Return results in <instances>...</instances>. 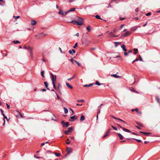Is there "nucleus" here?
Returning a JSON list of instances; mask_svg holds the SVG:
<instances>
[{
    "label": "nucleus",
    "instance_id": "4468645a",
    "mask_svg": "<svg viewBox=\"0 0 160 160\" xmlns=\"http://www.w3.org/2000/svg\"><path fill=\"white\" fill-rule=\"evenodd\" d=\"M140 133H143L145 135H146L147 136H149L150 135V132H140Z\"/></svg>",
    "mask_w": 160,
    "mask_h": 160
},
{
    "label": "nucleus",
    "instance_id": "4c0bfd02",
    "mask_svg": "<svg viewBox=\"0 0 160 160\" xmlns=\"http://www.w3.org/2000/svg\"><path fill=\"white\" fill-rule=\"evenodd\" d=\"M95 18L97 19H102V18L100 17L98 15H96L95 16Z\"/></svg>",
    "mask_w": 160,
    "mask_h": 160
},
{
    "label": "nucleus",
    "instance_id": "f03ea898",
    "mask_svg": "<svg viewBox=\"0 0 160 160\" xmlns=\"http://www.w3.org/2000/svg\"><path fill=\"white\" fill-rule=\"evenodd\" d=\"M73 129L72 127H70L68 128V130L64 131V134L66 135H68L69 133Z\"/></svg>",
    "mask_w": 160,
    "mask_h": 160
},
{
    "label": "nucleus",
    "instance_id": "0eeeda50",
    "mask_svg": "<svg viewBox=\"0 0 160 160\" xmlns=\"http://www.w3.org/2000/svg\"><path fill=\"white\" fill-rule=\"evenodd\" d=\"M112 118L116 119V120H119L121 121H122V122L124 123H125V124H126V122L124 121L123 120H122L120 118H117L116 117H115V116H112Z\"/></svg>",
    "mask_w": 160,
    "mask_h": 160
},
{
    "label": "nucleus",
    "instance_id": "79ce46f5",
    "mask_svg": "<svg viewBox=\"0 0 160 160\" xmlns=\"http://www.w3.org/2000/svg\"><path fill=\"white\" fill-rule=\"evenodd\" d=\"M55 154L57 157H58L60 156L61 154L60 153H56Z\"/></svg>",
    "mask_w": 160,
    "mask_h": 160
},
{
    "label": "nucleus",
    "instance_id": "473e14b6",
    "mask_svg": "<svg viewBox=\"0 0 160 160\" xmlns=\"http://www.w3.org/2000/svg\"><path fill=\"white\" fill-rule=\"evenodd\" d=\"M57 96L58 99L60 100L61 102H62V100L60 98L59 96L57 94Z\"/></svg>",
    "mask_w": 160,
    "mask_h": 160
},
{
    "label": "nucleus",
    "instance_id": "b1692460",
    "mask_svg": "<svg viewBox=\"0 0 160 160\" xmlns=\"http://www.w3.org/2000/svg\"><path fill=\"white\" fill-rule=\"evenodd\" d=\"M133 50L135 51V52L133 53V54L134 55H136L137 53L138 49L137 48H134L133 49Z\"/></svg>",
    "mask_w": 160,
    "mask_h": 160
},
{
    "label": "nucleus",
    "instance_id": "864d4df0",
    "mask_svg": "<svg viewBox=\"0 0 160 160\" xmlns=\"http://www.w3.org/2000/svg\"><path fill=\"white\" fill-rule=\"evenodd\" d=\"M70 61L72 62V64H73L74 63V62H73V59L72 58H71L70 59Z\"/></svg>",
    "mask_w": 160,
    "mask_h": 160
},
{
    "label": "nucleus",
    "instance_id": "6e6d98bb",
    "mask_svg": "<svg viewBox=\"0 0 160 160\" xmlns=\"http://www.w3.org/2000/svg\"><path fill=\"white\" fill-rule=\"evenodd\" d=\"M146 15L147 16H149L150 15V12H149L147 13L146 14Z\"/></svg>",
    "mask_w": 160,
    "mask_h": 160
},
{
    "label": "nucleus",
    "instance_id": "dca6fc26",
    "mask_svg": "<svg viewBox=\"0 0 160 160\" xmlns=\"http://www.w3.org/2000/svg\"><path fill=\"white\" fill-rule=\"evenodd\" d=\"M66 85L70 89H72L73 87L72 86H71L68 83L66 82Z\"/></svg>",
    "mask_w": 160,
    "mask_h": 160
},
{
    "label": "nucleus",
    "instance_id": "2f4dec72",
    "mask_svg": "<svg viewBox=\"0 0 160 160\" xmlns=\"http://www.w3.org/2000/svg\"><path fill=\"white\" fill-rule=\"evenodd\" d=\"M13 42L14 44H17L18 43H20V42L18 40L14 41H13Z\"/></svg>",
    "mask_w": 160,
    "mask_h": 160
},
{
    "label": "nucleus",
    "instance_id": "2eb2a0df",
    "mask_svg": "<svg viewBox=\"0 0 160 160\" xmlns=\"http://www.w3.org/2000/svg\"><path fill=\"white\" fill-rule=\"evenodd\" d=\"M58 13L60 15L64 16V13L61 9H60L59 10V11L58 12Z\"/></svg>",
    "mask_w": 160,
    "mask_h": 160
},
{
    "label": "nucleus",
    "instance_id": "49530a36",
    "mask_svg": "<svg viewBox=\"0 0 160 160\" xmlns=\"http://www.w3.org/2000/svg\"><path fill=\"white\" fill-rule=\"evenodd\" d=\"M78 46V43H75V44L73 46V48H76Z\"/></svg>",
    "mask_w": 160,
    "mask_h": 160
},
{
    "label": "nucleus",
    "instance_id": "ddd939ff",
    "mask_svg": "<svg viewBox=\"0 0 160 160\" xmlns=\"http://www.w3.org/2000/svg\"><path fill=\"white\" fill-rule=\"evenodd\" d=\"M27 49L29 50L30 52L31 55V56H32V48L31 47L29 46L28 47Z\"/></svg>",
    "mask_w": 160,
    "mask_h": 160
},
{
    "label": "nucleus",
    "instance_id": "6ab92c4d",
    "mask_svg": "<svg viewBox=\"0 0 160 160\" xmlns=\"http://www.w3.org/2000/svg\"><path fill=\"white\" fill-rule=\"evenodd\" d=\"M85 119V117L83 115H82L80 118V121H83Z\"/></svg>",
    "mask_w": 160,
    "mask_h": 160
},
{
    "label": "nucleus",
    "instance_id": "13d9d810",
    "mask_svg": "<svg viewBox=\"0 0 160 160\" xmlns=\"http://www.w3.org/2000/svg\"><path fill=\"white\" fill-rule=\"evenodd\" d=\"M137 112V113H138V114H141V113H142L141 112V111H138V112Z\"/></svg>",
    "mask_w": 160,
    "mask_h": 160
},
{
    "label": "nucleus",
    "instance_id": "603ef678",
    "mask_svg": "<svg viewBox=\"0 0 160 160\" xmlns=\"http://www.w3.org/2000/svg\"><path fill=\"white\" fill-rule=\"evenodd\" d=\"M124 54L125 56H127L128 55V53L125 52L124 53Z\"/></svg>",
    "mask_w": 160,
    "mask_h": 160
},
{
    "label": "nucleus",
    "instance_id": "052dcab7",
    "mask_svg": "<svg viewBox=\"0 0 160 160\" xmlns=\"http://www.w3.org/2000/svg\"><path fill=\"white\" fill-rule=\"evenodd\" d=\"M72 51L73 53H75L76 52L75 50L74 49H72Z\"/></svg>",
    "mask_w": 160,
    "mask_h": 160
},
{
    "label": "nucleus",
    "instance_id": "f3484780",
    "mask_svg": "<svg viewBox=\"0 0 160 160\" xmlns=\"http://www.w3.org/2000/svg\"><path fill=\"white\" fill-rule=\"evenodd\" d=\"M75 117V115H74L73 116H71L70 117V118L71 119H70L69 120V121H71V122H73L75 120H74V118Z\"/></svg>",
    "mask_w": 160,
    "mask_h": 160
},
{
    "label": "nucleus",
    "instance_id": "bb28decb",
    "mask_svg": "<svg viewBox=\"0 0 160 160\" xmlns=\"http://www.w3.org/2000/svg\"><path fill=\"white\" fill-rule=\"evenodd\" d=\"M111 76H113V77H114L115 78H120V76H119L117 75L116 74H112V75H111Z\"/></svg>",
    "mask_w": 160,
    "mask_h": 160
},
{
    "label": "nucleus",
    "instance_id": "09e8293b",
    "mask_svg": "<svg viewBox=\"0 0 160 160\" xmlns=\"http://www.w3.org/2000/svg\"><path fill=\"white\" fill-rule=\"evenodd\" d=\"M139 60V59H138V58H136V59H135V60H134L132 62V63H133L134 62H136V61H138Z\"/></svg>",
    "mask_w": 160,
    "mask_h": 160
},
{
    "label": "nucleus",
    "instance_id": "7c9ffc66",
    "mask_svg": "<svg viewBox=\"0 0 160 160\" xmlns=\"http://www.w3.org/2000/svg\"><path fill=\"white\" fill-rule=\"evenodd\" d=\"M87 29L88 32H90L91 30V27L90 26H88L86 28Z\"/></svg>",
    "mask_w": 160,
    "mask_h": 160
},
{
    "label": "nucleus",
    "instance_id": "774afa93",
    "mask_svg": "<svg viewBox=\"0 0 160 160\" xmlns=\"http://www.w3.org/2000/svg\"><path fill=\"white\" fill-rule=\"evenodd\" d=\"M132 50H129V51H128V53H132Z\"/></svg>",
    "mask_w": 160,
    "mask_h": 160
},
{
    "label": "nucleus",
    "instance_id": "72a5a7b5",
    "mask_svg": "<svg viewBox=\"0 0 160 160\" xmlns=\"http://www.w3.org/2000/svg\"><path fill=\"white\" fill-rule=\"evenodd\" d=\"M44 71H41V74L42 76V77H43V78L44 77Z\"/></svg>",
    "mask_w": 160,
    "mask_h": 160
},
{
    "label": "nucleus",
    "instance_id": "a18cd8bd",
    "mask_svg": "<svg viewBox=\"0 0 160 160\" xmlns=\"http://www.w3.org/2000/svg\"><path fill=\"white\" fill-rule=\"evenodd\" d=\"M13 17L14 18L15 20H17V19H18L20 18L19 16H14Z\"/></svg>",
    "mask_w": 160,
    "mask_h": 160
},
{
    "label": "nucleus",
    "instance_id": "de8ad7c7",
    "mask_svg": "<svg viewBox=\"0 0 160 160\" xmlns=\"http://www.w3.org/2000/svg\"><path fill=\"white\" fill-rule=\"evenodd\" d=\"M111 127H112L115 130H117L118 129H117V128H116V127L113 126L112 125H111Z\"/></svg>",
    "mask_w": 160,
    "mask_h": 160
},
{
    "label": "nucleus",
    "instance_id": "412c9836",
    "mask_svg": "<svg viewBox=\"0 0 160 160\" xmlns=\"http://www.w3.org/2000/svg\"><path fill=\"white\" fill-rule=\"evenodd\" d=\"M94 84V83H90L88 85L85 84L84 85V87H91L92 86V85Z\"/></svg>",
    "mask_w": 160,
    "mask_h": 160
},
{
    "label": "nucleus",
    "instance_id": "393cba45",
    "mask_svg": "<svg viewBox=\"0 0 160 160\" xmlns=\"http://www.w3.org/2000/svg\"><path fill=\"white\" fill-rule=\"evenodd\" d=\"M136 123L137 125H139V126H140V127H143V125L142 123H139L138 122H136Z\"/></svg>",
    "mask_w": 160,
    "mask_h": 160
},
{
    "label": "nucleus",
    "instance_id": "7ed1b4c3",
    "mask_svg": "<svg viewBox=\"0 0 160 160\" xmlns=\"http://www.w3.org/2000/svg\"><path fill=\"white\" fill-rule=\"evenodd\" d=\"M61 123L63 127L65 126H66V127H67L69 126V122H65L64 121H62L61 122Z\"/></svg>",
    "mask_w": 160,
    "mask_h": 160
},
{
    "label": "nucleus",
    "instance_id": "ea45409f",
    "mask_svg": "<svg viewBox=\"0 0 160 160\" xmlns=\"http://www.w3.org/2000/svg\"><path fill=\"white\" fill-rule=\"evenodd\" d=\"M77 102H84V101L83 100L81 99V100H78L77 101Z\"/></svg>",
    "mask_w": 160,
    "mask_h": 160
},
{
    "label": "nucleus",
    "instance_id": "4d7b16f0",
    "mask_svg": "<svg viewBox=\"0 0 160 160\" xmlns=\"http://www.w3.org/2000/svg\"><path fill=\"white\" fill-rule=\"evenodd\" d=\"M136 127L137 128V129H139V130H140L141 129V128L140 127H138V126H136Z\"/></svg>",
    "mask_w": 160,
    "mask_h": 160
},
{
    "label": "nucleus",
    "instance_id": "9d476101",
    "mask_svg": "<svg viewBox=\"0 0 160 160\" xmlns=\"http://www.w3.org/2000/svg\"><path fill=\"white\" fill-rule=\"evenodd\" d=\"M121 47L122 48V49L125 52H126L127 51V49L126 48V46H125V45L124 44H122L121 46Z\"/></svg>",
    "mask_w": 160,
    "mask_h": 160
},
{
    "label": "nucleus",
    "instance_id": "58836bf2",
    "mask_svg": "<svg viewBox=\"0 0 160 160\" xmlns=\"http://www.w3.org/2000/svg\"><path fill=\"white\" fill-rule=\"evenodd\" d=\"M4 118L3 119V121H4V122L3 125H4L5 123V120L4 118H6L7 119V120L8 121L9 120L8 119L7 117L6 116H5Z\"/></svg>",
    "mask_w": 160,
    "mask_h": 160
},
{
    "label": "nucleus",
    "instance_id": "a878e982",
    "mask_svg": "<svg viewBox=\"0 0 160 160\" xmlns=\"http://www.w3.org/2000/svg\"><path fill=\"white\" fill-rule=\"evenodd\" d=\"M102 84H103L102 83H99V82H98V81H97L95 82V84L98 85L99 86V85H100Z\"/></svg>",
    "mask_w": 160,
    "mask_h": 160
},
{
    "label": "nucleus",
    "instance_id": "e2e57ef3",
    "mask_svg": "<svg viewBox=\"0 0 160 160\" xmlns=\"http://www.w3.org/2000/svg\"><path fill=\"white\" fill-rule=\"evenodd\" d=\"M124 19V18H120L119 19L121 20H123Z\"/></svg>",
    "mask_w": 160,
    "mask_h": 160
},
{
    "label": "nucleus",
    "instance_id": "4be33fe9",
    "mask_svg": "<svg viewBox=\"0 0 160 160\" xmlns=\"http://www.w3.org/2000/svg\"><path fill=\"white\" fill-rule=\"evenodd\" d=\"M109 133L108 132H106L104 135L103 136L102 138H104L105 137H106L107 136H108L109 135Z\"/></svg>",
    "mask_w": 160,
    "mask_h": 160
},
{
    "label": "nucleus",
    "instance_id": "423d86ee",
    "mask_svg": "<svg viewBox=\"0 0 160 160\" xmlns=\"http://www.w3.org/2000/svg\"><path fill=\"white\" fill-rule=\"evenodd\" d=\"M66 152L68 154H69L72 152V149L70 148H66Z\"/></svg>",
    "mask_w": 160,
    "mask_h": 160
},
{
    "label": "nucleus",
    "instance_id": "f704fd0d",
    "mask_svg": "<svg viewBox=\"0 0 160 160\" xmlns=\"http://www.w3.org/2000/svg\"><path fill=\"white\" fill-rule=\"evenodd\" d=\"M74 62H75L78 66H80L81 65V64L79 63L76 60H75L74 61Z\"/></svg>",
    "mask_w": 160,
    "mask_h": 160
},
{
    "label": "nucleus",
    "instance_id": "0e129e2a",
    "mask_svg": "<svg viewBox=\"0 0 160 160\" xmlns=\"http://www.w3.org/2000/svg\"><path fill=\"white\" fill-rule=\"evenodd\" d=\"M6 105L7 106V108L9 109L10 108V106L8 105L7 103H6Z\"/></svg>",
    "mask_w": 160,
    "mask_h": 160
},
{
    "label": "nucleus",
    "instance_id": "f8f14e48",
    "mask_svg": "<svg viewBox=\"0 0 160 160\" xmlns=\"http://www.w3.org/2000/svg\"><path fill=\"white\" fill-rule=\"evenodd\" d=\"M44 85L48 90H49V88H48V84L47 82H44Z\"/></svg>",
    "mask_w": 160,
    "mask_h": 160
},
{
    "label": "nucleus",
    "instance_id": "bf43d9fd",
    "mask_svg": "<svg viewBox=\"0 0 160 160\" xmlns=\"http://www.w3.org/2000/svg\"><path fill=\"white\" fill-rule=\"evenodd\" d=\"M69 52L70 54H71L72 55V50H69Z\"/></svg>",
    "mask_w": 160,
    "mask_h": 160
},
{
    "label": "nucleus",
    "instance_id": "8fccbe9b",
    "mask_svg": "<svg viewBox=\"0 0 160 160\" xmlns=\"http://www.w3.org/2000/svg\"><path fill=\"white\" fill-rule=\"evenodd\" d=\"M69 10L68 11H65L64 13V16H65L67 13L69 12Z\"/></svg>",
    "mask_w": 160,
    "mask_h": 160
},
{
    "label": "nucleus",
    "instance_id": "3c124183",
    "mask_svg": "<svg viewBox=\"0 0 160 160\" xmlns=\"http://www.w3.org/2000/svg\"><path fill=\"white\" fill-rule=\"evenodd\" d=\"M139 57V59H140V61H142V59L141 56L140 55H139V56H138Z\"/></svg>",
    "mask_w": 160,
    "mask_h": 160
},
{
    "label": "nucleus",
    "instance_id": "69168bd1",
    "mask_svg": "<svg viewBox=\"0 0 160 160\" xmlns=\"http://www.w3.org/2000/svg\"><path fill=\"white\" fill-rule=\"evenodd\" d=\"M111 130V129H108V130L107 131V132H108V133H109V132Z\"/></svg>",
    "mask_w": 160,
    "mask_h": 160
},
{
    "label": "nucleus",
    "instance_id": "a211bd4d",
    "mask_svg": "<svg viewBox=\"0 0 160 160\" xmlns=\"http://www.w3.org/2000/svg\"><path fill=\"white\" fill-rule=\"evenodd\" d=\"M36 23V22L34 20H32L31 22V24L32 25H35Z\"/></svg>",
    "mask_w": 160,
    "mask_h": 160
},
{
    "label": "nucleus",
    "instance_id": "a19ab883",
    "mask_svg": "<svg viewBox=\"0 0 160 160\" xmlns=\"http://www.w3.org/2000/svg\"><path fill=\"white\" fill-rule=\"evenodd\" d=\"M75 78V75H74L73 76H72V78H69L68 79V81H70L72 79H73L74 78Z\"/></svg>",
    "mask_w": 160,
    "mask_h": 160
},
{
    "label": "nucleus",
    "instance_id": "c756f323",
    "mask_svg": "<svg viewBox=\"0 0 160 160\" xmlns=\"http://www.w3.org/2000/svg\"><path fill=\"white\" fill-rule=\"evenodd\" d=\"M64 111L65 113V114L67 113L68 112V109L67 108H66L64 107Z\"/></svg>",
    "mask_w": 160,
    "mask_h": 160
},
{
    "label": "nucleus",
    "instance_id": "cd10ccee",
    "mask_svg": "<svg viewBox=\"0 0 160 160\" xmlns=\"http://www.w3.org/2000/svg\"><path fill=\"white\" fill-rule=\"evenodd\" d=\"M75 8H72L69 10V12H71L74 11H75Z\"/></svg>",
    "mask_w": 160,
    "mask_h": 160
},
{
    "label": "nucleus",
    "instance_id": "c03bdc74",
    "mask_svg": "<svg viewBox=\"0 0 160 160\" xmlns=\"http://www.w3.org/2000/svg\"><path fill=\"white\" fill-rule=\"evenodd\" d=\"M133 139L137 141L138 142H142L141 140L140 139H135V138H133Z\"/></svg>",
    "mask_w": 160,
    "mask_h": 160
},
{
    "label": "nucleus",
    "instance_id": "6e6552de",
    "mask_svg": "<svg viewBox=\"0 0 160 160\" xmlns=\"http://www.w3.org/2000/svg\"><path fill=\"white\" fill-rule=\"evenodd\" d=\"M72 22L74 25H81V22H78L77 21H72Z\"/></svg>",
    "mask_w": 160,
    "mask_h": 160
},
{
    "label": "nucleus",
    "instance_id": "aec40b11",
    "mask_svg": "<svg viewBox=\"0 0 160 160\" xmlns=\"http://www.w3.org/2000/svg\"><path fill=\"white\" fill-rule=\"evenodd\" d=\"M117 134L120 138V139H123V136L120 133H118Z\"/></svg>",
    "mask_w": 160,
    "mask_h": 160
},
{
    "label": "nucleus",
    "instance_id": "39448f33",
    "mask_svg": "<svg viewBox=\"0 0 160 160\" xmlns=\"http://www.w3.org/2000/svg\"><path fill=\"white\" fill-rule=\"evenodd\" d=\"M118 125L120 128L122 129V130H123L124 131L127 132H131V131L130 130L127 129H126L125 128L121 126H120L118 124Z\"/></svg>",
    "mask_w": 160,
    "mask_h": 160
},
{
    "label": "nucleus",
    "instance_id": "9b49d317",
    "mask_svg": "<svg viewBox=\"0 0 160 160\" xmlns=\"http://www.w3.org/2000/svg\"><path fill=\"white\" fill-rule=\"evenodd\" d=\"M77 18H78V20L77 21L78 22H81L82 25V22L83 21V19L81 18H79L78 17Z\"/></svg>",
    "mask_w": 160,
    "mask_h": 160
},
{
    "label": "nucleus",
    "instance_id": "680f3d73",
    "mask_svg": "<svg viewBox=\"0 0 160 160\" xmlns=\"http://www.w3.org/2000/svg\"><path fill=\"white\" fill-rule=\"evenodd\" d=\"M78 118V117L77 116L75 115V117L74 118V120H76Z\"/></svg>",
    "mask_w": 160,
    "mask_h": 160
},
{
    "label": "nucleus",
    "instance_id": "c85d7f7f",
    "mask_svg": "<svg viewBox=\"0 0 160 160\" xmlns=\"http://www.w3.org/2000/svg\"><path fill=\"white\" fill-rule=\"evenodd\" d=\"M112 32H111L109 33L108 36L109 38H111L112 37Z\"/></svg>",
    "mask_w": 160,
    "mask_h": 160
},
{
    "label": "nucleus",
    "instance_id": "c9c22d12",
    "mask_svg": "<svg viewBox=\"0 0 160 160\" xmlns=\"http://www.w3.org/2000/svg\"><path fill=\"white\" fill-rule=\"evenodd\" d=\"M52 84L53 86V88L55 89H56V87L55 85V82L52 83Z\"/></svg>",
    "mask_w": 160,
    "mask_h": 160
},
{
    "label": "nucleus",
    "instance_id": "f257e3e1",
    "mask_svg": "<svg viewBox=\"0 0 160 160\" xmlns=\"http://www.w3.org/2000/svg\"><path fill=\"white\" fill-rule=\"evenodd\" d=\"M51 76V79L52 81V83L56 82V76L54 75L51 72L50 73Z\"/></svg>",
    "mask_w": 160,
    "mask_h": 160
},
{
    "label": "nucleus",
    "instance_id": "5fc2aeb1",
    "mask_svg": "<svg viewBox=\"0 0 160 160\" xmlns=\"http://www.w3.org/2000/svg\"><path fill=\"white\" fill-rule=\"evenodd\" d=\"M118 36V35H116L114 34H112V37H117Z\"/></svg>",
    "mask_w": 160,
    "mask_h": 160
},
{
    "label": "nucleus",
    "instance_id": "20e7f679",
    "mask_svg": "<svg viewBox=\"0 0 160 160\" xmlns=\"http://www.w3.org/2000/svg\"><path fill=\"white\" fill-rule=\"evenodd\" d=\"M90 41L87 39H84L82 41V43L86 45H88L90 43Z\"/></svg>",
    "mask_w": 160,
    "mask_h": 160
},
{
    "label": "nucleus",
    "instance_id": "e433bc0d",
    "mask_svg": "<svg viewBox=\"0 0 160 160\" xmlns=\"http://www.w3.org/2000/svg\"><path fill=\"white\" fill-rule=\"evenodd\" d=\"M115 43V47H116L118 46V44H120V43L119 42H114Z\"/></svg>",
    "mask_w": 160,
    "mask_h": 160
},
{
    "label": "nucleus",
    "instance_id": "5701e85b",
    "mask_svg": "<svg viewBox=\"0 0 160 160\" xmlns=\"http://www.w3.org/2000/svg\"><path fill=\"white\" fill-rule=\"evenodd\" d=\"M58 89L59 92H60V88H61V85L60 83H58Z\"/></svg>",
    "mask_w": 160,
    "mask_h": 160
},
{
    "label": "nucleus",
    "instance_id": "338daca9",
    "mask_svg": "<svg viewBox=\"0 0 160 160\" xmlns=\"http://www.w3.org/2000/svg\"><path fill=\"white\" fill-rule=\"evenodd\" d=\"M28 47H27L25 45H24L23 47V48L25 49H27Z\"/></svg>",
    "mask_w": 160,
    "mask_h": 160
},
{
    "label": "nucleus",
    "instance_id": "37998d69",
    "mask_svg": "<svg viewBox=\"0 0 160 160\" xmlns=\"http://www.w3.org/2000/svg\"><path fill=\"white\" fill-rule=\"evenodd\" d=\"M156 100L157 101V102H158L159 103H160V101H159V98L158 97H156Z\"/></svg>",
    "mask_w": 160,
    "mask_h": 160
},
{
    "label": "nucleus",
    "instance_id": "1a4fd4ad",
    "mask_svg": "<svg viewBox=\"0 0 160 160\" xmlns=\"http://www.w3.org/2000/svg\"><path fill=\"white\" fill-rule=\"evenodd\" d=\"M122 34L123 36L126 37L130 35L131 34V33L128 31H127L124 33H122Z\"/></svg>",
    "mask_w": 160,
    "mask_h": 160
}]
</instances>
